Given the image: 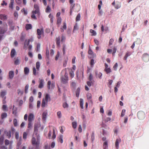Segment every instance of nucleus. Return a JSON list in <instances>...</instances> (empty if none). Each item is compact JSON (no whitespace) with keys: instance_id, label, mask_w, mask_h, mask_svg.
Instances as JSON below:
<instances>
[{"instance_id":"obj_7","label":"nucleus","mask_w":149,"mask_h":149,"mask_svg":"<svg viewBox=\"0 0 149 149\" xmlns=\"http://www.w3.org/2000/svg\"><path fill=\"white\" fill-rule=\"evenodd\" d=\"M37 34L38 35L37 38L38 39H40L41 38V35L43 34L44 33L43 29H38L37 30Z\"/></svg>"},{"instance_id":"obj_32","label":"nucleus","mask_w":149,"mask_h":149,"mask_svg":"<svg viewBox=\"0 0 149 149\" xmlns=\"http://www.w3.org/2000/svg\"><path fill=\"white\" fill-rule=\"evenodd\" d=\"M47 114V113L46 111H45L42 114V118L44 120L46 119Z\"/></svg>"},{"instance_id":"obj_34","label":"nucleus","mask_w":149,"mask_h":149,"mask_svg":"<svg viewBox=\"0 0 149 149\" xmlns=\"http://www.w3.org/2000/svg\"><path fill=\"white\" fill-rule=\"evenodd\" d=\"M90 32L92 33V36H95L96 35V32L94 30H92V29H91L90 30Z\"/></svg>"},{"instance_id":"obj_55","label":"nucleus","mask_w":149,"mask_h":149,"mask_svg":"<svg viewBox=\"0 0 149 149\" xmlns=\"http://www.w3.org/2000/svg\"><path fill=\"white\" fill-rule=\"evenodd\" d=\"M55 146V143L54 142H52L50 144V146L51 148H54Z\"/></svg>"},{"instance_id":"obj_58","label":"nucleus","mask_w":149,"mask_h":149,"mask_svg":"<svg viewBox=\"0 0 149 149\" xmlns=\"http://www.w3.org/2000/svg\"><path fill=\"white\" fill-rule=\"evenodd\" d=\"M112 111L111 110H109L107 111V114L108 116H110L112 115Z\"/></svg>"},{"instance_id":"obj_9","label":"nucleus","mask_w":149,"mask_h":149,"mask_svg":"<svg viewBox=\"0 0 149 149\" xmlns=\"http://www.w3.org/2000/svg\"><path fill=\"white\" fill-rule=\"evenodd\" d=\"M143 60L145 62H147L149 61V56L147 53L143 54L142 56Z\"/></svg>"},{"instance_id":"obj_45","label":"nucleus","mask_w":149,"mask_h":149,"mask_svg":"<svg viewBox=\"0 0 149 149\" xmlns=\"http://www.w3.org/2000/svg\"><path fill=\"white\" fill-rule=\"evenodd\" d=\"M3 51L4 53H6L8 52V49L7 47H4L3 49Z\"/></svg>"},{"instance_id":"obj_29","label":"nucleus","mask_w":149,"mask_h":149,"mask_svg":"<svg viewBox=\"0 0 149 149\" xmlns=\"http://www.w3.org/2000/svg\"><path fill=\"white\" fill-rule=\"evenodd\" d=\"M79 29V27L78 26V24L77 23H76L75 25H74L73 28V32L74 33L75 31Z\"/></svg>"},{"instance_id":"obj_33","label":"nucleus","mask_w":149,"mask_h":149,"mask_svg":"<svg viewBox=\"0 0 149 149\" xmlns=\"http://www.w3.org/2000/svg\"><path fill=\"white\" fill-rule=\"evenodd\" d=\"M67 28L66 24L65 23H63V29L61 28V32H63L64 31L63 29H66Z\"/></svg>"},{"instance_id":"obj_1","label":"nucleus","mask_w":149,"mask_h":149,"mask_svg":"<svg viewBox=\"0 0 149 149\" xmlns=\"http://www.w3.org/2000/svg\"><path fill=\"white\" fill-rule=\"evenodd\" d=\"M34 8L35 10L32 11V15L31 17L35 19H36L37 18L35 15V14H37V16H39L40 15V12L39 8L37 4H35L34 6Z\"/></svg>"},{"instance_id":"obj_4","label":"nucleus","mask_w":149,"mask_h":149,"mask_svg":"<svg viewBox=\"0 0 149 149\" xmlns=\"http://www.w3.org/2000/svg\"><path fill=\"white\" fill-rule=\"evenodd\" d=\"M33 41V38H31L30 39H28V40H26L24 43L23 46V49H24L26 50L27 49V47L29 45L30 42H32Z\"/></svg>"},{"instance_id":"obj_28","label":"nucleus","mask_w":149,"mask_h":149,"mask_svg":"<svg viewBox=\"0 0 149 149\" xmlns=\"http://www.w3.org/2000/svg\"><path fill=\"white\" fill-rule=\"evenodd\" d=\"M103 146L104 149H108L107 141H106L104 142Z\"/></svg>"},{"instance_id":"obj_20","label":"nucleus","mask_w":149,"mask_h":149,"mask_svg":"<svg viewBox=\"0 0 149 149\" xmlns=\"http://www.w3.org/2000/svg\"><path fill=\"white\" fill-rule=\"evenodd\" d=\"M14 76V72L12 71H10L9 72V77L10 79L13 78Z\"/></svg>"},{"instance_id":"obj_56","label":"nucleus","mask_w":149,"mask_h":149,"mask_svg":"<svg viewBox=\"0 0 149 149\" xmlns=\"http://www.w3.org/2000/svg\"><path fill=\"white\" fill-rule=\"evenodd\" d=\"M13 123L15 126H17L18 124L17 123V121L16 119H15L13 120Z\"/></svg>"},{"instance_id":"obj_17","label":"nucleus","mask_w":149,"mask_h":149,"mask_svg":"<svg viewBox=\"0 0 149 149\" xmlns=\"http://www.w3.org/2000/svg\"><path fill=\"white\" fill-rule=\"evenodd\" d=\"M101 132H102V134L103 135H104L107 134V130L105 128L102 127L100 129Z\"/></svg>"},{"instance_id":"obj_62","label":"nucleus","mask_w":149,"mask_h":149,"mask_svg":"<svg viewBox=\"0 0 149 149\" xmlns=\"http://www.w3.org/2000/svg\"><path fill=\"white\" fill-rule=\"evenodd\" d=\"M59 54H60L59 52H57V54L56 55V56L55 57V60H56V61L58 59V58H59Z\"/></svg>"},{"instance_id":"obj_30","label":"nucleus","mask_w":149,"mask_h":149,"mask_svg":"<svg viewBox=\"0 0 149 149\" xmlns=\"http://www.w3.org/2000/svg\"><path fill=\"white\" fill-rule=\"evenodd\" d=\"M15 51L14 49H13L12 50L11 52L10 55L11 57L12 58H13L14 57L15 55Z\"/></svg>"},{"instance_id":"obj_61","label":"nucleus","mask_w":149,"mask_h":149,"mask_svg":"<svg viewBox=\"0 0 149 149\" xmlns=\"http://www.w3.org/2000/svg\"><path fill=\"white\" fill-rule=\"evenodd\" d=\"M93 76L92 74L91 73L90 74L88 79L90 81H92V80H93Z\"/></svg>"},{"instance_id":"obj_39","label":"nucleus","mask_w":149,"mask_h":149,"mask_svg":"<svg viewBox=\"0 0 149 149\" xmlns=\"http://www.w3.org/2000/svg\"><path fill=\"white\" fill-rule=\"evenodd\" d=\"M62 19L60 17H58L57 18V24H60L61 23Z\"/></svg>"},{"instance_id":"obj_63","label":"nucleus","mask_w":149,"mask_h":149,"mask_svg":"<svg viewBox=\"0 0 149 149\" xmlns=\"http://www.w3.org/2000/svg\"><path fill=\"white\" fill-rule=\"evenodd\" d=\"M82 128L81 127V125H79V126L78 127V131L79 132H82Z\"/></svg>"},{"instance_id":"obj_47","label":"nucleus","mask_w":149,"mask_h":149,"mask_svg":"<svg viewBox=\"0 0 149 149\" xmlns=\"http://www.w3.org/2000/svg\"><path fill=\"white\" fill-rule=\"evenodd\" d=\"M51 10V9L49 7V6L48 5L45 10L46 12L48 13Z\"/></svg>"},{"instance_id":"obj_35","label":"nucleus","mask_w":149,"mask_h":149,"mask_svg":"<svg viewBox=\"0 0 149 149\" xmlns=\"http://www.w3.org/2000/svg\"><path fill=\"white\" fill-rule=\"evenodd\" d=\"M76 86V83L74 82H72L71 83L70 87L72 88H74Z\"/></svg>"},{"instance_id":"obj_27","label":"nucleus","mask_w":149,"mask_h":149,"mask_svg":"<svg viewBox=\"0 0 149 149\" xmlns=\"http://www.w3.org/2000/svg\"><path fill=\"white\" fill-rule=\"evenodd\" d=\"M72 125L73 128L74 129H76L77 127V123L76 121H73L72 123Z\"/></svg>"},{"instance_id":"obj_43","label":"nucleus","mask_w":149,"mask_h":149,"mask_svg":"<svg viewBox=\"0 0 149 149\" xmlns=\"http://www.w3.org/2000/svg\"><path fill=\"white\" fill-rule=\"evenodd\" d=\"M2 109L4 111H7L8 110V109L7 106L5 105H3V106Z\"/></svg>"},{"instance_id":"obj_57","label":"nucleus","mask_w":149,"mask_h":149,"mask_svg":"<svg viewBox=\"0 0 149 149\" xmlns=\"http://www.w3.org/2000/svg\"><path fill=\"white\" fill-rule=\"evenodd\" d=\"M95 63L94 61V60L93 59H91L90 62V65L91 67H92L93 65Z\"/></svg>"},{"instance_id":"obj_54","label":"nucleus","mask_w":149,"mask_h":149,"mask_svg":"<svg viewBox=\"0 0 149 149\" xmlns=\"http://www.w3.org/2000/svg\"><path fill=\"white\" fill-rule=\"evenodd\" d=\"M65 39L66 38L65 36L63 35H62L61 38V41L63 42H64L65 40Z\"/></svg>"},{"instance_id":"obj_3","label":"nucleus","mask_w":149,"mask_h":149,"mask_svg":"<svg viewBox=\"0 0 149 149\" xmlns=\"http://www.w3.org/2000/svg\"><path fill=\"white\" fill-rule=\"evenodd\" d=\"M61 82L64 84H65L68 83V74L65 72L64 76H62L61 77Z\"/></svg>"},{"instance_id":"obj_24","label":"nucleus","mask_w":149,"mask_h":149,"mask_svg":"<svg viewBox=\"0 0 149 149\" xmlns=\"http://www.w3.org/2000/svg\"><path fill=\"white\" fill-rule=\"evenodd\" d=\"M25 29L26 30L31 29H32V25L30 24H27L26 25Z\"/></svg>"},{"instance_id":"obj_14","label":"nucleus","mask_w":149,"mask_h":149,"mask_svg":"<svg viewBox=\"0 0 149 149\" xmlns=\"http://www.w3.org/2000/svg\"><path fill=\"white\" fill-rule=\"evenodd\" d=\"M39 84L38 86V88H41L43 87L44 86V81L43 79H40V81H39Z\"/></svg>"},{"instance_id":"obj_5","label":"nucleus","mask_w":149,"mask_h":149,"mask_svg":"<svg viewBox=\"0 0 149 149\" xmlns=\"http://www.w3.org/2000/svg\"><path fill=\"white\" fill-rule=\"evenodd\" d=\"M137 115L139 119L140 120H142L145 118V114L143 111H139Z\"/></svg>"},{"instance_id":"obj_44","label":"nucleus","mask_w":149,"mask_h":149,"mask_svg":"<svg viewBox=\"0 0 149 149\" xmlns=\"http://www.w3.org/2000/svg\"><path fill=\"white\" fill-rule=\"evenodd\" d=\"M33 74L35 76H36L37 74V73H36V70L35 67H33Z\"/></svg>"},{"instance_id":"obj_13","label":"nucleus","mask_w":149,"mask_h":149,"mask_svg":"<svg viewBox=\"0 0 149 149\" xmlns=\"http://www.w3.org/2000/svg\"><path fill=\"white\" fill-rule=\"evenodd\" d=\"M57 46L58 47H60V37L59 36L57 37L55 40Z\"/></svg>"},{"instance_id":"obj_42","label":"nucleus","mask_w":149,"mask_h":149,"mask_svg":"<svg viewBox=\"0 0 149 149\" xmlns=\"http://www.w3.org/2000/svg\"><path fill=\"white\" fill-rule=\"evenodd\" d=\"M125 112H126V110L125 109H123L122 110L121 113V116H120L121 117H123L125 115Z\"/></svg>"},{"instance_id":"obj_52","label":"nucleus","mask_w":149,"mask_h":149,"mask_svg":"<svg viewBox=\"0 0 149 149\" xmlns=\"http://www.w3.org/2000/svg\"><path fill=\"white\" fill-rule=\"evenodd\" d=\"M63 106L65 108H67L68 107V105L66 102H65L63 104Z\"/></svg>"},{"instance_id":"obj_46","label":"nucleus","mask_w":149,"mask_h":149,"mask_svg":"<svg viewBox=\"0 0 149 149\" xmlns=\"http://www.w3.org/2000/svg\"><path fill=\"white\" fill-rule=\"evenodd\" d=\"M14 3V1L13 0V1H11L10 2V4H9V7L11 8L12 9H13V5Z\"/></svg>"},{"instance_id":"obj_6","label":"nucleus","mask_w":149,"mask_h":149,"mask_svg":"<svg viewBox=\"0 0 149 149\" xmlns=\"http://www.w3.org/2000/svg\"><path fill=\"white\" fill-rule=\"evenodd\" d=\"M51 137L53 139H54L56 137L55 130V129H53L52 132L50 131L48 134V138L50 139Z\"/></svg>"},{"instance_id":"obj_2","label":"nucleus","mask_w":149,"mask_h":149,"mask_svg":"<svg viewBox=\"0 0 149 149\" xmlns=\"http://www.w3.org/2000/svg\"><path fill=\"white\" fill-rule=\"evenodd\" d=\"M44 96L45 97L43 99L42 104V107H45L47 103L50 101L51 100L49 94H47Z\"/></svg>"},{"instance_id":"obj_36","label":"nucleus","mask_w":149,"mask_h":149,"mask_svg":"<svg viewBox=\"0 0 149 149\" xmlns=\"http://www.w3.org/2000/svg\"><path fill=\"white\" fill-rule=\"evenodd\" d=\"M80 13H79L77 15L76 18V22L79 21L80 20Z\"/></svg>"},{"instance_id":"obj_19","label":"nucleus","mask_w":149,"mask_h":149,"mask_svg":"<svg viewBox=\"0 0 149 149\" xmlns=\"http://www.w3.org/2000/svg\"><path fill=\"white\" fill-rule=\"evenodd\" d=\"M0 19L3 21L6 20L7 19V16L5 14H1Z\"/></svg>"},{"instance_id":"obj_38","label":"nucleus","mask_w":149,"mask_h":149,"mask_svg":"<svg viewBox=\"0 0 149 149\" xmlns=\"http://www.w3.org/2000/svg\"><path fill=\"white\" fill-rule=\"evenodd\" d=\"M120 140H119L118 139H117L116 141V143H115V146L117 148H118L119 147V143L120 142Z\"/></svg>"},{"instance_id":"obj_48","label":"nucleus","mask_w":149,"mask_h":149,"mask_svg":"<svg viewBox=\"0 0 149 149\" xmlns=\"http://www.w3.org/2000/svg\"><path fill=\"white\" fill-rule=\"evenodd\" d=\"M27 134L26 132H24L23 134V138L24 139L26 140L27 138Z\"/></svg>"},{"instance_id":"obj_60","label":"nucleus","mask_w":149,"mask_h":149,"mask_svg":"<svg viewBox=\"0 0 149 149\" xmlns=\"http://www.w3.org/2000/svg\"><path fill=\"white\" fill-rule=\"evenodd\" d=\"M117 50V49L115 47H114L113 48V53L112 54L113 56L115 53H116V51Z\"/></svg>"},{"instance_id":"obj_41","label":"nucleus","mask_w":149,"mask_h":149,"mask_svg":"<svg viewBox=\"0 0 149 149\" xmlns=\"http://www.w3.org/2000/svg\"><path fill=\"white\" fill-rule=\"evenodd\" d=\"M74 71L71 70V71L69 72L70 76L72 78H73L74 76Z\"/></svg>"},{"instance_id":"obj_10","label":"nucleus","mask_w":149,"mask_h":149,"mask_svg":"<svg viewBox=\"0 0 149 149\" xmlns=\"http://www.w3.org/2000/svg\"><path fill=\"white\" fill-rule=\"evenodd\" d=\"M7 30V27L6 25L5 26L0 27V34H3Z\"/></svg>"},{"instance_id":"obj_22","label":"nucleus","mask_w":149,"mask_h":149,"mask_svg":"<svg viewBox=\"0 0 149 149\" xmlns=\"http://www.w3.org/2000/svg\"><path fill=\"white\" fill-rule=\"evenodd\" d=\"M58 140L59 142H60L61 143H63V135H61L58 137Z\"/></svg>"},{"instance_id":"obj_25","label":"nucleus","mask_w":149,"mask_h":149,"mask_svg":"<svg viewBox=\"0 0 149 149\" xmlns=\"http://www.w3.org/2000/svg\"><path fill=\"white\" fill-rule=\"evenodd\" d=\"M40 63L39 61L37 62L36 63V68L37 70L39 71L40 70Z\"/></svg>"},{"instance_id":"obj_51","label":"nucleus","mask_w":149,"mask_h":149,"mask_svg":"<svg viewBox=\"0 0 149 149\" xmlns=\"http://www.w3.org/2000/svg\"><path fill=\"white\" fill-rule=\"evenodd\" d=\"M67 61L68 60H65L63 62V67H65L66 66L67 63Z\"/></svg>"},{"instance_id":"obj_40","label":"nucleus","mask_w":149,"mask_h":149,"mask_svg":"<svg viewBox=\"0 0 149 149\" xmlns=\"http://www.w3.org/2000/svg\"><path fill=\"white\" fill-rule=\"evenodd\" d=\"M57 117L59 118H60L62 117V114L60 111H58L57 112Z\"/></svg>"},{"instance_id":"obj_12","label":"nucleus","mask_w":149,"mask_h":149,"mask_svg":"<svg viewBox=\"0 0 149 149\" xmlns=\"http://www.w3.org/2000/svg\"><path fill=\"white\" fill-rule=\"evenodd\" d=\"M34 119V116L32 113H30L28 116V121L29 122H31Z\"/></svg>"},{"instance_id":"obj_8","label":"nucleus","mask_w":149,"mask_h":149,"mask_svg":"<svg viewBox=\"0 0 149 149\" xmlns=\"http://www.w3.org/2000/svg\"><path fill=\"white\" fill-rule=\"evenodd\" d=\"M32 143L33 145L37 146L39 143V141L37 139L33 137L32 139Z\"/></svg>"},{"instance_id":"obj_11","label":"nucleus","mask_w":149,"mask_h":149,"mask_svg":"<svg viewBox=\"0 0 149 149\" xmlns=\"http://www.w3.org/2000/svg\"><path fill=\"white\" fill-rule=\"evenodd\" d=\"M88 54L91 55V58H93L96 56V54L93 53L91 49L90 46H89L88 51Z\"/></svg>"},{"instance_id":"obj_59","label":"nucleus","mask_w":149,"mask_h":149,"mask_svg":"<svg viewBox=\"0 0 149 149\" xmlns=\"http://www.w3.org/2000/svg\"><path fill=\"white\" fill-rule=\"evenodd\" d=\"M118 66V64L117 63H116L113 66V67L114 70H117Z\"/></svg>"},{"instance_id":"obj_16","label":"nucleus","mask_w":149,"mask_h":149,"mask_svg":"<svg viewBox=\"0 0 149 149\" xmlns=\"http://www.w3.org/2000/svg\"><path fill=\"white\" fill-rule=\"evenodd\" d=\"M121 3L118 1L116 2L114 6V8L116 9H118L121 7Z\"/></svg>"},{"instance_id":"obj_31","label":"nucleus","mask_w":149,"mask_h":149,"mask_svg":"<svg viewBox=\"0 0 149 149\" xmlns=\"http://www.w3.org/2000/svg\"><path fill=\"white\" fill-rule=\"evenodd\" d=\"M104 70L107 74L110 73L111 72V70L110 68H105Z\"/></svg>"},{"instance_id":"obj_50","label":"nucleus","mask_w":149,"mask_h":149,"mask_svg":"<svg viewBox=\"0 0 149 149\" xmlns=\"http://www.w3.org/2000/svg\"><path fill=\"white\" fill-rule=\"evenodd\" d=\"M51 84V81H49L47 82V88L49 89L51 88L50 85Z\"/></svg>"},{"instance_id":"obj_49","label":"nucleus","mask_w":149,"mask_h":149,"mask_svg":"<svg viewBox=\"0 0 149 149\" xmlns=\"http://www.w3.org/2000/svg\"><path fill=\"white\" fill-rule=\"evenodd\" d=\"M29 87V85L28 84H27L25 86V93H26L28 92V89Z\"/></svg>"},{"instance_id":"obj_15","label":"nucleus","mask_w":149,"mask_h":149,"mask_svg":"<svg viewBox=\"0 0 149 149\" xmlns=\"http://www.w3.org/2000/svg\"><path fill=\"white\" fill-rule=\"evenodd\" d=\"M131 54L132 53L130 52L127 51L126 52L124 57L123 58V60L125 61H126L127 60V58L128 56H130L131 55Z\"/></svg>"},{"instance_id":"obj_21","label":"nucleus","mask_w":149,"mask_h":149,"mask_svg":"<svg viewBox=\"0 0 149 149\" xmlns=\"http://www.w3.org/2000/svg\"><path fill=\"white\" fill-rule=\"evenodd\" d=\"M24 72L25 74H28L29 72V68L27 67L24 68Z\"/></svg>"},{"instance_id":"obj_23","label":"nucleus","mask_w":149,"mask_h":149,"mask_svg":"<svg viewBox=\"0 0 149 149\" xmlns=\"http://www.w3.org/2000/svg\"><path fill=\"white\" fill-rule=\"evenodd\" d=\"M80 106L82 109L84 108V101L82 99L80 98L79 101Z\"/></svg>"},{"instance_id":"obj_18","label":"nucleus","mask_w":149,"mask_h":149,"mask_svg":"<svg viewBox=\"0 0 149 149\" xmlns=\"http://www.w3.org/2000/svg\"><path fill=\"white\" fill-rule=\"evenodd\" d=\"M95 74L96 78L98 77L100 79H102V74L101 72H98L96 71L95 72Z\"/></svg>"},{"instance_id":"obj_53","label":"nucleus","mask_w":149,"mask_h":149,"mask_svg":"<svg viewBox=\"0 0 149 149\" xmlns=\"http://www.w3.org/2000/svg\"><path fill=\"white\" fill-rule=\"evenodd\" d=\"M3 140L4 138L3 136H1L0 138V143L1 145L3 144Z\"/></svg>"},{"instance_id":"obj_26","label":"nucleus","mask_w":149,"mask_h":149,"mask_svg":"<svg viewBox=\"0 0 149 149\" xmlns=\"http://www.w3.org/2000/svg\"><path fill=\"white\" fill-rule=\"evenodd\" d=\"M15 61H14V64L15 65H18L20 63L19 59L18 58H15Z\"/></svg>"},{"instance_id":"obj_64","label":"nucleus","mask_w":149,"mask_h":149,"mask_svg":"<svg viewBox=\"0 0 149 149\" xmlns=\"http://www.w3.org/2000/svg\"><path fill=\"white\" fill-rule=\"evenodd\" d=\"M114 41V40L112 39H110L109 42V45H111L112 44L113 42Z\"/></svg>"},{"instance_id":"obj_37","label":"nucleus","mask_w":149,"mask_h":149,"mask_svg":"<svg viewBox=\"0 0 149 149\" xmlns=\"http://www.w3.org/2000/svg\"><path fill=\"white\" fill-rule=\"evenodd\" d=\"M7 114L6 113H2L1 115V117L2 119H3L4 118H5L7 117Z\"/></svg>"}]
</instances>
